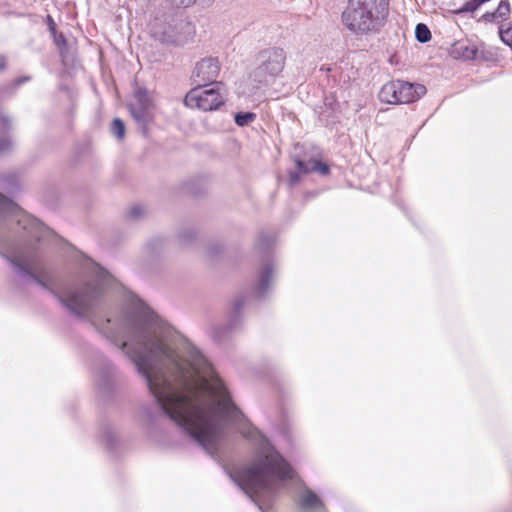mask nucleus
Listing matches in <instances>:
<instances>
[{
    "mask_svg": "<svg viewBox=\"0 0 512 512\" xmlns=\"http://www.w3.org/2000/svg\"><path fill=\"white\" fill-rule=\"evenodd\" d=\"M112 276L93 263V277L56 293L77 318L89 321L135 364L166 416H244L203 354L148 308L104 312Z\"/></svg>",
    "mask_w": 512,
    "mask_h": 512,
    "instance_id": "1",
    "label": "nucleus"
},
{
    "mask_svg": "<svg viewBox=\"0 0 512 512\" xmlns=\"http://www.w3.org/2000/svg\"><path fill=\"white\" fill-rule=\"evenodd\" d=\"M183 436L215 457L233 433L250 440L257 449L251 465L228 471L231 480L265 512L275 496L294 478V470L249 418H169Z\"/></svg>",
    "mask_w": 512,
    "mask_h": 512,
    "instance_id": "2",
    "label": "nucleus"
},
{
    "mask_svg": "<svg viewBox=\"0 0 512 512\" xmlns=\"http://www.w3.org/2000/svg\"><path fill=\"white\" fill-rule=\"evenodd\" d=\"M12 224H16L19 230L38 242L51 233L39 220L0 194V246L6 249L3 256L12 264L19 276L27 277L45 289L52 290V275L38 259L36 247L29 242H25L21 247L11 242L7 230Z\"/></svg>",
    "mask_w": 512,
    "mask_h": 512,
    "instance_id": "3",
    "label": "nucleus"
},
{
    "mask_svg": "<svg viewBox=\"0 0 512 512\" xmlns=\"http://www.w3.org/2000/svg\"><path fill=\"white\" fill-rule=\"evenodd\" d=\"M387 6L386 0H349L343 23L355 33L378 31L388 13Z\"/></svg>",
    "mask_w": 512,
    "mask_h": 512,
    "instance_id": "4",
    "label": "nucleus"
},
{
    "mask_svg": "<svg viewBox=\"0 0 512 512\" xmlns=\"http://www.w3.org/2000/svg\"><path fill=\"white\" fill-rule=\"evenodd\" d=\"M286 63V52L280 47L261 50L256 58L253 80L260 85H272L282 74Z\"/></svg>",
    "mask_w": 512,
    "mask_h": 512,
    "instance_id": "5",
    "label": "nucleus"
},
{
    "mask_svg": "<svg viewBox=\"0 0 512 512\" xmlns=\"http://www.w3.org/2000/svg\"><path fill=\"white\" fill-rule=\"evenodd\" d=\"M225 102V89L221 82L202 85L191 89L184 98L187 107L202 111L218 109Z\"/></svg>",
    "mask_w": 512,
    "mask_h": 512,
    "instance_id": "6",
    "label": "nucleus"
},
{
    "mask_svg": "<svg viewBox=\"0 0 512 512\" xmlns=\"http://www.w3.org/2000/svg\"><path fill=\"white\" fill-rule=\"evenodd\" d=\"M426 92L425 86L401 80H393L382 86L379 99L388 104L410 103L419 99Z\"/></svg>",
    "mask_w": 512,
    "mask_h": 512,
    "instance_id": "7",
    "label": "nucleus"
},
{
    "mask_svg": "<svg viewBox=\"0 0 512 512\" xmlns=\"http://www.w3.org/2000/svg\"><path fill=\"white\" fill-rule=\"evenodd\" d=\"M128 107L133 119L145 130L147 124L153 119L154 109L153 101L148 92L145 89L138 88Z\"/></svg>",
    "mask_w": 512,
    "mask_h": 512,
    "instance_id": "8",
    "label": "nucleus"
},
{
    "mask_svg": "<svg viewBox=\"0 0 512 512\" xmlns=\"http://www.w3.org/2000/svg\"><path fill=\"white\" fill-rule=\"evenodd\" d=\"M121 381V374L110 362H105L95 376L96 385L103 394L115 391Z\"/></svg>",
    "mask_w": 512,
    "mask_h": 512,
    "instance_id": "9",
    "label": "nucleus"
},
{
    "mask_svg": "<svg viewBox=\"0 0 512 512\" xmlns=\"http://www.w3.org/2000/svg\"><path fill=\"white\" fill-rule=\"evenodd\" d=\"M219 71L220 65L216 59L204 58L197 63L192 76L197 87H199L206 85L207 82L215 83Z\"/></svg>",
    "mask_w": 512,
    "mask_h": 512,
    "instance_id": "10",
    "label": "nucleus"
},
{
    "mask_svg": "<svg viewBox=\"0 0 512 512\" xmlns=\"http://www.w3.org/2000/svg\"><path fill=\"white\" fill-rule=\"evenodd\" d=\"M299 506L303 512H325V505L320 497L307 488L300 494Z\"/></svg>",
    "mask_w": 512,
    "mask_h": 512,
    "instance_id": "11",
    "label": "nucleus"
},
{
    "mask_svg": "<svg viewBox=\"0 0 512 512\" xmlns=\"http://www.w3.org/2000/svg\"><path fill=\"white\" fill-rule=\"evenodd\" d=\"M99 437L105 448L110 452H116L120 447L121 441L117 431L108 424L101 427Z\"/></svg>",
    "mask_w": 512,
    "mask_h": 512,
    "instance_id": "12",
    "label": "nucleus"
},
{
    "mask_svg": "<svg viewBox=\"0 0 512 512\" xmlns=\"http://www.w3.org/2000/svg\"><path fill=\"white\" fill-rule=\"evenodd\" d=\"M273 280V267L270 264L264 265L262 268L257 286L255 288L259 297H264L265 293L269 290Z\"/></svg>",
    "mask_w": 512,
    "mask_h": 512,
    "instance_id": "13",
    "label": "nucleus"
},
{
    "mask_svg": "<svg viewBox=\"0 0 512 512\" xmlns=\"http://www.w3.org/2000/svg\"><path fill=\"white\" fill-rule=\"evenodd\" d=\"M451 55L454 58H460L463 60H472L477 55V48L466 42H456L451 48Z\"/></svg>",
    "mask_w": 512,
    "mask_h": 512,
    "instance_id": "14",
    "label": "nucleus"
},
{
    "mask_svg": "<svg viewBox=\"0 0 512 512\" xmlns=\"http://www.w3.org/2000/svg\"><path fill=\"white\" fill-rule=\"evenodd\" d=\"M11 121L8 117H0V153L8 151L12 147V140L9 136Z\"/></svg>",
    "mask_w": 512,
    "mask_h": 512,
    "instance_id": "15",
    "label": "nucleus"
},
{
    "mask_svg": "<svg viewBox=\"0 0 512 512\" xmlns=\"http://www.w3.org/2000/svg\"><path fill=\"white\" fill-rule=\"evenodd\" d=\"M415 36L420 43H426L431 39V32L425 24L419 23L415 28Z\"/></svg>",
    "mask_w": 512,
    "mask_h": 512,
    "instance_id": "16",
    "label": "nucleus"
},
{
    "mask_svg": "<svg viewBox=\"0 0 512 512\" xmlns=\"http://www.w3.org/2000/svg\"><path fill=\"white\" fill-rule=\"evenodd\" d=\"M256 119V114L252 112L237 113L235 115V123L240 126H246Z\"/></svg>",
    "mask_w": 512,
    "mask_h": 512,
    "instance_id": "17",
    "label": "nucleus"
},
{
    "mask_svg": "<svg viewBox=\"0 0 512 512\" xmlns=\"http://www.w3.org/2000/svg\"><path fill=\"white\" fill-rule=\"evenodd\" d=\"M111 132L119 140L124 138V136H125V125H124V123H123V121L121 119L115 118L113 120L112 125H111Z\"/></svg>",
    "mask_w": 512,
    "mask_h": 512,
    "instance_id": "18",
    "label": "nucleus"
},
{
    "mask_svg": "<svg viewBox=\"0 0 512 512\" xmlns=\"http://www.w3.org/2000/svg\"><path fill=\"white\" fill-rule=\"evenodd\" d=\"M482 0H470L467 3H465L461 8L454 11L456 14H461L465 12H474L476 11L481 5Z\"/></svg>",
    "mask_w": 512,
    "mask_h": 512,
    "instance_id": "19",
    "label": "nucleus"
},
{
    "mask_svg": "<svg viewBox=\"0 0 512 512\" xmlns=\"http://www.w3.org/2000/svg\"><path fill=\"white\" fill-rule=\"evenodd\" d=\"M509 13H510V4L507 1L502 0L499 3V5L495 11L496 17L501 18V19H506L508 17Z\"/></svg>",
    "mask_w": 512,
    "mask_h": 512,
    "instance_id": "20",
    "label": "nucleus"
},
{
    "mask_svg": "<svg viewBox=\"0 0 512 512\" xmlns=\"http://www.w3.org/2000/svg\"><path fill=\"white\" fill-rule=\"evenodd\" d=\"M499 36L501 40L510 46L512 48V26L504 29L503 27H500L499 29Z\"/></svg>",
    "mask_w": 512,
    "mask_h": 512,
    "instance_id": "21",
    "label": "nucleus"
},
{
    "mask_svg": "<svg viewBox=\"0 0 512 512\" xmlns=\"http://www.w3.org/2000/svg\"><path fill=\"white\" fill-rule=\"evenodd\" d=\"M313 164H314V160H310L308 162H305L302 160L296 161V165H297L299 171L302 173H309V172L314 171Z\"/></svg>",
    "mask_w": 512,
    "mask_h": 512,
    "instance_id": "22",
    "label": "nucleus"
},
{
    "mask_svg": "<svg viewBox=\"0 0 512 512\" xmlns=\"http://www.w3.org/2000/svg\"><path fill=\"white\" fill-rule=\"evenodd\" d=\"M313 167H314V171H318L323 175L327 174L329 171V167L320 161L314 160Z\"/></svg>",
    "mask_w": 512,
    "mask_h": 512,
    "instance_id": "23",
    "label": "nucleus"
},
{
    "mask_svg": "<svg viewBox=\"0 0 512 512\" xmlns=\"http://www.w3.org/2000/svg\"><path fill=\"white\" fill-rule=\"evenodd\" d=\"M144 210L140 206H134L130 209L129 215L132 219L139 218L141 215H143Z\"/></svg>",
    "mask_w": 512,
    "mask_h": 512,
    "instance_id": "24",
    "label": "nucleus"
},
{
    "mask_svg": "<svg viewBox=\"0 0 512 512\" xmlns=\"http://www.w3.org/2000/svg\"><path fill=\"white\" fill-rule=\"evenodd\" d=\"M243 305H244L243 298H236L233 301V304H232L233 313L237 314L240 311V309L242 308Z\"/></svg>",
    "mask_w": 512,
    "mask_h": 512,
    "instance_id": "25",
    "label": "nucleus"
},
{
    "mask_svg": "<svg viewBox=\"0 0 512 512\" xmlns=\"http://www.w3.org/2000/svg\"><path fill=\"white\" fill-rule=\"evenodd\" d=\"M172 5L175 6H190L195 2V0H168Z\"/></svg>",
    "mask_w": 512,
    "mask_h": 512,
    "instance_id": "26",
    "label": "nucleus"
},
{
    "mask_svg": "<svg viewBox=\"0 0 512 512\" xmlns=\"http://www.w3.org/2000/svg\"><path fill=\"white\" fill-rule=\"evenodd\" d=\"M54 40H55L56 45L60 49L61 55H63V46H65V44H66V40H65L64 36L63 35H59V36L55 35Z\"/></svg>",
    "mask_w": 512,
    "mask_h": 512,
    "instance_id": "27",
    "label": "nucleus"
},
{
    "mask_svg": "<svg viewBox=\"0 0 512 512\" xmlns=\"http://www.w3.org/2000/svg\"><path fill=\"white\" fill-rule=\"evenodd\" d=\"M495 19H497L495 12H487L481 17V20L485 22H493Z\"/></svg>",
    "mask_w": 512,
    "mask_h": 512,
    "instance_id": "28",
    "label": "nucleus"
},
{
    "mask_svg": "<svg viewBox=\"0 0 512 512\" xmlns=\"http://www.w3.org/2000/svg\"><path fill=\"white\" fill-rule=\"evenodd\" d=\"M300 177H299V174L297 172H291L290 175H289V181H290V184L291 185H294L296 183H298Z\"/></svg>",
    "mask_w": 512,
    "mask_h": 512,
    "instance_id": "29",
    "label": "nucleus"
},
{
    "mask_svg": "<svg viewBox=\"0 0 512 512\" xmlns=\"http://www.w3.org/2000/svg\"><path fill=\"white\" fill-rule=\"evenodd\" d=\"M28 79H29L28 77L19 78V79H17V80L12 84V86H13V87H17V86H19L20 84H22L23 82L28 81Z\"/></svg>",
    "mask_w": 512,
    "mask_h": 512,
    "instance_id": "30",
    "label": "nucleus"
},
{
    "mask_svg": "<svg viewBox=\"0 0 512 512\" xmlns=\"http://www.w3.org/2000/svg\"><path fill=\"white\" fill-rule=\"evenodd\" d=\"M6 67V59L3 56H0V69H5Z\"/></svg>",
    "mask_w": 512,
    "mask_h": 512,
    "instance_id": "31",
    "label": "nucleus"
},
{
    "mask_svg": "<svg viewBox=\"0 0 512 512\" xmlns=\"http://www.w3.org/2000/svg\"><path fill=\"white\" fill-rule=\"evenodd\" d=\"M154 419H155V418H149V422H148V424H147V425L149 426V428H152V427H154V426H155Z\"/></svg>",
    "mask_w": 512,
    "mask_h": 512,
    "instance_id": "32",
    "label": "nucleus"
},
{
    "mask_svg": "<svg viewBox=\"0 0 512 512\" xmlns=\"http://www.w3.org/2000/svg\"><path fill=\"white\" fill-rule=\"evenodd\" d=\"M163 41H167V42H174L175 39H173L172 36L168 35L167 37L163 38Z\"/></svg>",
    "mask_w": 512,
    "mask_h": 512,
    "instance_id": "33",
    "label": "nucleus"
},
{
    "mask_svg": "<svg viewBox=\"0 0 512 512\" xmlns=\"http://www.w3.org/2000/svg\"><path fill=\"white\" fill-rule=\"evenodd\" d=\"M149 436H150L151 438H156V436H155L152 432H149Z\"/></svg>",
    "mask_w": 512,
    "mask_h": 512,
    "instance_id": "34",
    "label": "nucleus"
}]
</instances>
